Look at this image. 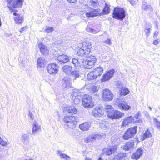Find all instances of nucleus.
Listing matches in <instances>:
<instances>
[{"mask_svg": "<svg viewBox=\"0 0 160 160\" xmlns=\"http://www.w3.org/2000/svg\"><path fill=\"white\" fill-rule=\"evenodd\" d=\"M40 126L36 121H34L32 124V132L33 135H36L40 131Z\"/></svg>", "mask_w": 160, "mask_h": 160, "instance_id": "obj_24", "label": "nucleus"}, {"mask_svg": "<svg viewBox=\"0 0 160 160\" xmlns=\"http://www.w3.org/2000/svg\"><path fill=\"white\" fill-rule=\"evenodd\" d=\"M129 91L127 88L122 87L120 90V94L121 95H126L129 93Z\"/></svg>", "mask_w": 160, "mask_h": 160, "instance_id": "obj_39", "label": "nucleus"}, {"mask_svg": "<svg viewBox=\"0 0 160 160\" xmlns=\"http://www.w3.org/2000/svg\"><path fill=\"white\" fill-rule=\"evenodd\" d=\"M142 8L146 11L152 12L153 11V9L151 6L144 2H143L142 3Z\"/></svg>", "mask_w": 160, "mask_h": 160, "instance_id": "obj_32", "label": "nucleus"}, {"mask_svg": "<svg viewBox=\"0 0 160 160\" xmlns=\"http://www.w3.org/2000/svg\"><path fill=\"white\" fill-rule=\"evenodd\" d=\"M27 28L28 27L27 26H25V27L22 28L19 31L20 32L22 33L23 31H25L26 29H27Z\"/></svg>", "mask_w": 160, "mask_h": 160, "instance_id": "obj_50", "label": "nucleus"}, {"mask_svg": "<svg viewBox=\"0 0 160 160\" xmlns=\"http://www.w3.org/2000/svg\"><path fill=\"white\" fill-rule=\"evenodd\" d=\"M104 42L109 45H110L111 44V40L109 39H108L107 40Z\"/></svg>", "mask_w": 160, "mask_h": 160, "instance_id": "obj_51", "label": "nucleus"}, {"mask_svg": "<svg viewBox=\"0 0 160 160\" xmlns=\"http://www.w3.org/2000/svg\"><path fill=\"white\" fill-rule=\"evenodd\" d=\"M47 70L50 74H54L57 72L58 71L56 64L51 63L48 65Z\"/></svg>", "mask_w": 160, "mask_h": 160, "instance_id": "obj_15", "label": "nucleus"}, {"mask_svg": "<svg viewBox=\"0 0 160 160\" xmlns=\"http://www.w3.org/2000/svg\"><path fill=\"white\" fill-rule=\"evenodd\" d=\"M98 90V88L97 86H92L90 88V91L91 92L94 93V94L96 95L97 92Z\"/></svg>", "mask_w": 160, "mask_h": 160, "instance_id": "obj_44", "label": "nucleus"}, {"mask_svg": "<svg viewBox=\"0 0 160 160\" xmlns=\"http://www.w3.org/2000/svg\"><path fill=\"white\" fill-rule=\"evenodd\" d=\"M140 115V113L139 112H138L137 113H136L135 114V117L137 119H138L139 118V117Z\"/></svg>", "mask_w": 160, "mask_h": 160, "instance_id": "obj_52", "label": "nucleus"}, {"mask_svg": "<svg viewBox=\"0 0 160 160\" xmlns=\"http://www.w3.org/2000/svg\"><path fill=\"white\" fill-rule=\"evenodd\" d=\"M59 156L61 158L63 159L64 160H68L70 158L69 156L64 153L60 154Z\"/></svg>", "mask_w": 160, "mask_h": 160, "instance_id": "obj_47", "label": "nucleus"}, {"mask_svg": "<svg viewBox=\"0 0 160 160\" xmlns=\"http://www.w3.org/2000/svg\"><path fill=\"white\" fill-rule=\"evenodd\" d=\"M100 127L101 128H102V127L101 126H100Z\"/></svg>", "mask_w": 160, "mask_h": 160, "instance_id": "obj_63", "label": "nucleus"}, {"mask_svg": "<svg viewBox=\"0 0 160 160\" xmlns=\"http://www.w3.org/2000/svg\"><path fill=\"white\" fill-rule=\"evenodd\" d=\"M134 146V142L133 140H131L127 142L122 147L123 150L128 151L133 148Z\"/></svg>", "mask_w": 160, "mask_h": 160, "instance_id": "obj_22", "label": "nucleus"}, {"mask_svg": "<svg viewBox=\"0 0 160 160\" xmlns=\"http://www.w3.org/2000/svg\"><path fill=\"white\" fill-rule=\"evenodd\" d=\"M91 4L94 7L97 6L98 4L97 0H91Z\"/></svg>", "mask_w": 160, "mask_h": 160, "instance_id": "obj_48", "label": "nucleus"}, {"mask_svg": "<svg viewBox=\"0 0 160 160\" xmlns=\"http://www.w3.org/2000/svg\"><path fill=\"white\" fill-rule=\"evenodd\" d=\"M62 86L65 88H69L71 87L70 82L68 78H65L62 80Z\"/></svg>", "mask_w": 160, "mask_h": 160, "instance_id": "obj_27", "label": "nucleus"}, {"mask_svg": "<svg viewBox=\"0 0 160 160\" xmlns=\"http://www.w3.org/2000/svg\"><path fill=\"white\" fill-rule=\"evenodd\" d=\"M103 70L101 67H98L95 68L93 71L97 78L100 76L102 73Z\"/></svg>", "mask_w": 160, "mask_h": 160, "instance_id": "obj_29", "label": "nucleus"}, {"mask_svg": "<svg viewBox=\"0 0 160 160\" xmlns=\"http://www.w3.org/2000/svg\"><path fill=\"white\" fill-rule=\"evenodd\" d=\"M7 1L9 4L12 5L13 7L16 8L21 7L22 6L23 0H14L12 3H11L12 0H7Z\"/></svg>", "mask_w": 160, "mask_h": 160, "instance_id": "obj_19", "label": "nucleus"}, {"mask_svg": "<svg viewBox=\"0 0 160 160\" xmlns=\"http://www.w3.org/2000/svg\"><path fill=\"white\" fill-rule=\"evenodd\" d=\"M148 108H149V109H150L151 111V110H152V108H151V107L149 106V107H148Z\"/></svg>", "mask_w": 160, "mask_h": 160, "instance_id": "obj_61", "label": "nucleus"}, {"mask_svg": "<svg viewBox=\"0 0 160 160\" xmlns=\"http://www.w3.org/2000/svg\"><path fill=\"white\" fill-rule=\"evenodd\" d=\"M101 137V135L98 134L89 135L85 138V141L86 142L89 143L94 142L96 140L99 139Z\"/></svg>", "mask_w": 160, "mask_h": 160, "instance_id": "obj_11", "label": "nucleus"}, {"mask_svg": "<svg viewBox=\"0 0 160 160\" xmlns=\"http://www.w3.org/2000/svg\"><path fill=\"white\" fill-rule=\"evenodd\" d=\"M116 105L121 109L128 111L131 108L130 106L122 98H117L116 100Z\"/></svg>", "mask_w": 160, "mask_h": 160, "instance_id": "obj_6", "label": "nucleus"}, {"mask_svg": "<svg viewBox=\"0 0 160 160\" xmlns=\"http://www.w3.org/2000/svg\"><path fill=\"white\" fill-rule=\"evenodd\" d=\"M143 152V149L142 148H139L132 154L131 157L132 159L136 160L138 159L142 155Z\"/></svg>", "mask_w": 160, "mask_h": 160, "instance_id": "obj_23", "label": "nucleus"}, {"mask_svg": "<svg viewBox=\"0 0 160 160\" xmlns=\"http://www.w3.org/2000/svg\"><path fill=\"white\" fill-rule=\"evenodd\" d=\"M105 108L106 112H107L108 115V113L111 112L114 110L113 107L110 105H106Z\"/></svg>", "mask_w": 160, "mask_h": 160, "instance_id": "obj_43", "label": "nucleus"}, {"mask_svg": "<svg viewBox=\"0 0 160 160\" xmlns=\"http://www.w3.org/2000/svg\"><path fill=\"white\" fill-rule=\"evenodd\" d=\"M62 69L64 73L67 75H69L71 74L72 68L70 65H65L63 67Z\"/></svg>", "mask_w": 160, "mask_h": 160, "instance_id": "obj_28", "label": "nucleus"}, {"mask_svg": "<svg viewBox=\"0 0 160 160\" xmlns=\"http://www.w3.org/2000/svg\"><path fill=\"white\" fill-rule=\"evenodd\" d=\"M2 151V148H1V146H0V152Z\"/></svg>", "mask_w": 160, "mask_h": 160, "instance_id": "obj_62", "label": "nucleus"}, {"mask_svg": "<svg viewBox=\"0 0 160 160\" xmlns=\"http://www.w3.org/2000/svg\"><path fill=\"white\" fill-rule=\"evenodd\" d=\"M77 0H67L68 2L70 3H75V2Z\"/></svg>", "mask_w": 160, "mask_h": 160, "instance_id": "obj_55", "label": "nucleus"}, {"mask_svg": "<svg viewBox=\"0 0 160 160\" xmlns=\"http://www.w3.org/2000/svg\"><path fill=\"white\" fill-rule=\"evenodd\" d=\"M82 47L86 50L87 52L90 53L92 48V44L90 40L87 39L84 41L82 44Z\"/></svg>", "mask_w": 160, "mask_h": 160, "instance_id": "obj_17", "label": "nucleus"}, {"mask_svg": "<svg viewBox=\"0 0 160 160\" xmlns=\"http://www.w3.org/2000/svg\"><path fill=\"white\" fill-rule=\"evenodd\" d=\"M38 67H43L45 65L46 62L44 58L40 57L37 61Z\"/></svg>", "mask_w": 160, "mask_h": 160, "instance_id": "obj_33", "label": "nucleus"}, {"mask_svg": "<svg viewBox=\"0 0 160 160\" xmlns=\"http://www.w3.org/2000/svg\"><path fill=\"white\" fill-rule=\"evenodd\" d=\"M81 60L84 67L85 68L89 69L94 66L96 61V58L94 56H91L86 59H83Z\"/></svg>", "mask_w": 160, "mask_h": 160, "instance_id": "obj_1", "label": "nucleus"}, {"mask_svg": "<svg viewBox=\"0 0 160 160\" xmlns=\"http://www.w3.org/2000/svg\"><path fill=\"white\" fill-rule=\"evenodd\" d=\"M102 109V108L101 106H99L95 108L92 111V115L95 117L101 116L103 114Z\"/></svg>", "mask_w": 160, "mask_h": 160, "instance_id": "obj_13", "label": "nucleus"}, {"mask_svg": "<svg viewBox=\"0 0 160 160\" xmlns=\"http://www.w3.org/2000/svg\"><path fill=\"white\" fill-rule=\"evenodd\" d=\"M91 123L89 122H86L79 125V128L83 131L88 130L91 127Z\"/></svg>", "mask_w": 160, "mask_h": 160, "instance_id": "obj_25", "label": "nucleus"}, {"mask_svg": "<svg viewBox=\"0 0 160 160\" xmlns=\"http://www.w3.org/2000/svg\"><path fill=\"white\" fill-rule=\"evenodd\" d=\"M64 112L66 114H75L77 112V109L73 106L65 107L63 109Z\"/></svg>", "mask_w": 160, "mask_h": 160, "instance_id": "obj_18", "label": "nucleus"}, {"mask_svg": "<svg viewBox=\"0 0 160 160\" xmlns=\"http://www.w3.org/2000/svg\"><path fill=\"white\" fill-rule=\"evenodd\" d=\"M110 12V8L109 6L107 4H105V7L103 11L101 13H100V16L103 14H107Z\"/></svg>", "mask_w": 160, "mask_h": 160, "instance_id": "obj_37", "label": "nucleus"}, {"mask_svg": "<svg viewBox=\"0 0 160 160\" xmlns=\"http://www.w3.org/2000/svg\"><path fill=\"white\" fill-rule=\"evenodd\" d=\"M116 145L108 146L107 148H104L103 151L107 155H110L117 151Z\"/></svg>", "mask_w": 160, "mask_h": 160, "instance_id": "obj_14", "label": "nucleus"}, {"mask_svg": "<svg viewBox=\"0 0 160 160\" xmlns=\"http://www.w3.org/2000/svg\"><path fill=\"white\" fill-rule=\"evenodd\" d=\"M111 141L114 143L116 144H118L120 143V139L119 136L117 135H115L112 136L111 138Z\"/></svg>", "mask_w": 160, "mask_h": 160, "instance_id": "obj_36", "label": "nucleus"}, {"mask_svg": "<svg viewBox=\"0 0 160 160\" xmlns=\"http://www.w3.org/2000/svg\"><path fill=\"white\" fill-rule=\"evenodd\" d=\"M126 154L125 153H120L114 157V160H125Z\"/></svg>", "mask_w": 160, "mask_h": 160, "instance_id": "obj_31", "label": "nucleus"}, {"mask_svg": "<svg viewBox=\"0 0 160 160\" xmlns=\"http://www.w3.org/2000/svg\"><path fill=\"white\" fill-rule=\"evenodd\" d=\"M20 140L23 145H28L30 142L29 134L28 133L22 134L21 136Z\"/></svg>", "mask_w": 160, "mask_h": 160, "instance_id": "obj_12", "label": "nucleus"}, {"mask_svg": "<svg viewBox=\"0 0 160 160\" xmlns=\"http://www.w3.org/2000/svg\"><path fill=\"white\" fill-rule=\"evenodd\" d=\"M82 104L85 107L92 108L94 105L91 97L87 94H85L82 97Z\"/></svg>", "mask_w": 160, "mask_h": 160, "instance_id": "obj_5", "label": "nucleus"}, {"mask_svg": "<svg viewBox=\"0 0 160 160\" xmlns=\"http://www.w3.org/2000/svg\"><path fill=\"white\" fill-rule=\"evenodd\" d=\"M77 53L78 56L82 57H85V55H86L89 53V52H86V50L82 48V47L78 50Z\"/></svg>", "mask_w": 160, "mask_h": 160, "instance_id": "obj_30", "label": "nucleus"}, {"mask_svg": "<svg viewBox=\"0 0 160 160\" xmlns=\"http://www.w3.org/2000/svg\"><path fill=\"white\" fill-rule=\"evenodd\" d=\"M99 9H94L91 8L90 11L86 13V15L88 18L94 17L98 15H100V13H99Z\"/></svg>", "mask_w": 160, "mask_h": 160, "instance_id": "obj_16", "label": "nucleus"}, {"mask_svg": "<svg viewBox=\"0 0 160 160\" xmlns=\"http://www.w3.org/2000/svg\"><path fill=\"white\" fill-rule=\"evenodd\" d=\"M156 124L157 125V126L158 128H160V122L158 121H157V119H156Z\"/></svg>", "mask_w": 160, "mask_h": 160, "instance_id": "obj_54", "label": "nucleus"}, {"mask_svg": "<svg viewBox=\"0 0 160 160\" xmlns=\"http://www.w3.org/2000/svg\"><path fill=\"white\" fill-rule=\"evenodd\" d=\"M84 160H92L90 158L86 157Z\"/></svg>", "mask_w": 160, "mask_h": 160, "instance_id": "obj_58", "label": "nucleus"}, {"mask_svg": "<svg viewBox=\"0 0 160 160\" xmlns=\"http://www.w3.org/2000/svg\"><path fill=\"white\" fill-rule=\"evenodd\" d=\"M54 28L51 27L46 26L44 30V32L47 33L52 32L54 31Z\"/></svg>", "mask_w": 160, "mask_h": 160, "instance_id": "obj_46", "label": "nucleus"}, {"mask_svg": "<svg viewBox=\"0 0 160 160\" xmlns=\"http://www.w3.org/2000/svg\"><path fill=\"white\" fill-rule=\"evenodd\" d=\"M90 24V22L88 23V26L86 28V30L88 32H90L93 34H96L99 32V30H94L93 29L91 28L89 26Z\"/></svg>", "mask_w": 160, "mask_h": 160, "instance_id": "obj_38", "label": "nucleus"}, {"mask_svg": "<svg viewBox=\"0 0 160 160\" xmlns=\"http://www.w3.org/2000/svg\"><path fill=\"white\" fill-rule=\"evenodd\" d=\"M63 121L69 128H73L76 124V118L74 116H64Z\"/></svg>", "mask_w": 160, "mask_h": 160, "instance_id": "obj_4", "label": "nucleus"}, {"mask_svg": "<svg viewBox=\"0 0 160 160\" xmlns=\"http://www.w3.org/2000/svg\"><path fill=\"white\" fill-rule=\"evenodd\" d=\"M29 116L31 118V120H32L33 119V114L32 113H29Z\"/></svg>", "mask_w": 160, "mask_h": 160, "instance_id": "obj_56", "label": "nucleus"}, {"mask_svg": "<svg viewBox=\"0 0 160 160\" xmlns=\"http://www.w3.org/2000/svg\"><path fill=\"white\" fill-rule=\"evenodd\" d=\"M134 118L132 116L128 117L125 118L122 121L121 127L122 128H124L132 123V121L134 120Z\"/></svg>", "mask_w": 160, "mask_h": 160, "instance_id": "obj_20", "label": "nucleus"}, {"mask_svg": "<svg viewBox=\"0 0 160 160\" xmlns=\"http://www.w3.org/2000/svg\"><path fill=\"white\" fill-rule=\"evenodd\" d=\"M142 122V120L141 119H139L137 121V122Z\"/></svg>", "mask_w": 160, "mask_h": 160, "instance_id": "obj_60", "label": "nucleus"}, {"mask_svg": "<svg viewBox=\"0 0 160 160\" xmlns=\"http://www.w3.org/2000/svg\"><path fill=\"white\" fill-rule=\"evenodd\" d=\"M159 43V42L158 41V40H155L153 42V43L154 44L156 45H157Z\"/></svg>", "mask_w": 160, "mask_h": 160, "instance_id": "obj_57", "label": "nucleus"}, {"mask_svg": "<svg viewBox=\"0 0 160 160\" xmlns=\"http://www.w3.org/2000/svg\"><path fill=\"white\" fill-rule=\"evenodd\" d=\"M60 152H61L60 151H59V150L57 151V154L58 155L60 153Z\"/></svg>", "mask_w": 160, "mask_h": 160, "instance_id": "obj_59", "label": "nucleus"}, {"mask_svg": "<svg viewBox=\"0 0 160 160\" xmlns=\"http://www.w3.org/2000/svg\"><path fill=\"white\" fill-rule=\"evenodd\" d=\"M132 6L135 5L136 2L138 0H128Z\"/></svg>", "mask_w": 160, "mask_h": 160, "instance_id": "obj_49", "label": "nucleus"}, {"mask_svg": "<svg viewBox=\"0 0 160 160\" xmlns=\"http://www.w3.org/2000/svg\"><path fill=\"white\" fill-rule=\"evenodd\" d=\"M70 74L72 77L75 78V79H74V80L76 79V78L79 77V72L78 70H74L72 71Z\"/></svg>", "mask_w": 160, "mask_h": 160, "instance_id": "obj_42", "label": "nucleus"}, {"mask_svg": "<svg viewBox=\"0 0 160 160\" xmlns=\"http://www.w3.org/2000/svg\"><path fill=\"white\" fill-rule=\"evenodd\" d=\"M114 72L115 70L114 69H112L109 70L103 75L101 79V81L103 82L109 80L113 76Z\"/></svg>", "mask_w": 160, "mask_h": 160, "instance_id": "obj_10", "label": "nucleus"}, {"mask_svg": "<svg viewBox=\"0 0 160 160\" xmlns=\"http://www.w3.org/2000/svg\"><path fill=\"white\" fill-rule=\"evenodd\" d=\"M152 136V134L149 129H147L144 133L143 136H142V140H144L147 138H149Z\"/></svg>", "mask_w": 160, "mask_h": 160, "instance_id": "obj_35", "label": "nucleus"}, {"mask_svg": "<svg viewBox=\"0 0 160 160\" xmlns=\"http://www.w3.org/2000/svg\"><path fill=\"white\" fill-rule=\"evenodd\" d=\"M38 46L42 54L45 55L48 53L49 50L47 47L44 45L43 43L39 42L38 44Z\"/></svg>", "mask_w": 160, "mask_h": 160, "instance_id": "obj_21", "label": "nucleus"}, {"mask_svg": "<svg viewBox=\"0 0 160 160\" xmlns=\"http://www.w3.org/2000/svg\"><path fill=\"white\" fill-rule=\"evenodd\" d=\"M71 58V56L62 54L59 55L57 58V62L59 64H64L65 63L69 62Z\"/></svg>", "mask_w": 160, "mask_h": 160, "instance_id": "obj_9", "label": "nucleus"}, {"mask_svg": "<svg viewBox=\"0 0 160 160\" xmlns=\"http://www.w3.org/2000/svg\"><path fill=\"white\" fill-rule=\"evenodd\" d=\"M97 78L96 75L94 74L93 71L88 73L87 75V78L88 80H92Z\"/></svg>", "mask_w": 160, "mask_h": 160, "instance_id": "obj_40", "label": "nucleus"}, {"mask_svg": "<svg viewBox=\"0 0 160 160\" xmlns=\"http://www.w3.org/2000/svg\"><path fill=\"white\" fill-rule=\"evenodd\" d=\"M137 126L131 127L126 131L123 135V139L127 140L134 137L137 132Z\"/></svg>", "mask_w": 160, "mask_h": 160, "instance_id": "obj_3", "label": "nucleus"}, {"mask_svg": "<svg viewBox=\"0 0 160 160\" xmlns=\"http://www.w3.org/2000/svg\"><path fill=\"white\" fill-rule=\"evenodd\" d=\"M124 115V113L118 110H113L108 113V117L111 119H117Z\"/></svg>", "mask_w": 160, "mask_h": 160, "instance_id": "obj_7", "label": "nucleus"}, {"mask_svg": "<svg viewBox=\"0 0 160 160\" xmlns=\"http://www.w3.org/2000/svg\"><path fill=\"white\" fill-rule=\"evenodd\" d=\"M72 96L75 97L78 96H80L81 95V92L80 91L77 89H74L73 90H72Z\"/></svg>", "mask_w": 160, "mask_h": 160, "instance_id": "obj_41", "label": "nucleus"}, {"mask_svg": "<svg viewBox=\"0 0 160 160\" xmlns=\"http://www.w3.org/2000/svg\"><path fill=\"white\" fill-rule=\"evenodd\" d=\"M71 63H72L75 67H78L79 64V62L76 58H72Z\"/></svg>", "mask_w": 160, "mask_h": 160, "instance_id": "obj_45", "label": "nucleus"}, {"mask_svg": "<svg viewBox=\"0 0 160 160\" xmlns=\"http://www.w3.org/2000/svg\"><path fill=\"white\" fill-rule=\"evenodd\" d=\"M152 28V27L151 24L148 23H146L144 31L147 37H148L150 35L151 33L150 30Z\"/></svg>", "mask_w": 160, "mask_h": 160, "instance_id": "obj_34", "label": "nucleus"}, {"mask_svg": "<svg viewBox=\"0 0 160 160\" xmlns=\"http://www.w3.org/2000/svg\"><path fill=\"white\" fill-rule=\"evenodd\" d=\"M125 11L122 8H116L114 9L113 18L122 21L125 17Z\"/></svg>", "mask_w": 160, "mask_h": 160, "instance_id": "obj_2", "label": "nucleus"}, {"mask_svg": "<svg viewBox=\"0 0 160 160\" xmlns=\"http://www.w3.org/2000/svg\"><path fill=\"white\" fill-rule=\"evenodd\" d=\"M114 95L108 89H104L103 90L102 98L104 100L108 101L112 100Z\"/></svg>", "mask_w": 160, "mask_h": 160, "instance_id": "obj_8", "label": "nucleus"}, {"mask_svg": "<svg viewBox=\"0 0 160 160\" xmlns=\"http://www.w3.org/2000/svg\"><path fill=\"white\" fill-rule=\"evenodd\" d=\"M158 32L157 31H155L154 32L153 37L154 38H156L158 36Z\"/></svg>", "mask_w": 160, "mask_h": 160, "instance_id": "obj_53", "label": "nucleus"}, {"mask_svg": "<svg viewBox=\"0 0 160 160\" xmlns=\"http://www.w3.org/2000/svg\"><path fill=\"white\" fill-rule=\"evenodd\" d=\"M13 14L15 16L14 18V20L16 23L21 24L23 20L22 16L15 12H13Z\"/></svg>", "mask_w": 160, "mask_h": 160, "instance_id": "obj_26", "label": "nucleus"}]
</instances>
